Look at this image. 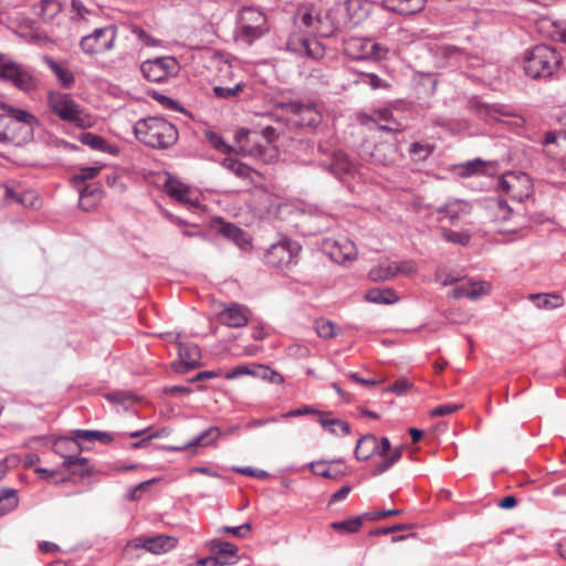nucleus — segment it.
Returning <instances> with one entry per match:
<instances>
[{
	"label": "nucleus",
	"instance_id": "7c9ffc66",
	"mask_svg": "<svg viewBox=\"0 0 566 566\" xmlns=\"http://www.w3.org/2000/svg\"><path fill=\"white\" fill-rule=\"evenodd\" d=\"M413 523H395L391 522V543H397L405 539L416 538Z\"/></svg>",
	"mask_w": 566,
	"mask_h": 566
},
{
	"label": "nucleus",
	"instance_id": "69168bd1",
	"mask_svg": "<svg viewBox=\"0 0 566 566\" xmlns=\"http://www.w3.org/2000/svg\"><path fill=\"white\" fill-rule=\"evenodd\" d=\"M208 139L210 144L219 151L224 154L229 151L230 147L223 142V139L219 135L214 133H209Z\"/></svg>",
	"mask_w": 566,
	"mask_h": 566
},
{
	"label": "nucleus",
	"instance_id": "ddd939ff",
	"mask_svg": "<svg viewBox=\"0 0 566 566\" xmlns=\"http://www.w3.org/2000/svg\"><path fill=\"white\" fill-rule=\"evenodd\" d=\"M343 14V8L340 6H335L327 10L324 14L316 13L315 14V28H313V34L318 36H331L333 35L340 27L339 15Z\"/></svg>",
	"mask_w": 566,
	"mask_h": 566
},
{
	"label": "nucleus",
	"instance_id": "5fc2aeb1",
	"mask_svg": "<svg viewBox=\"0 0 566 566\" xmlns=\"http://www.w3.org/2000/svg\"><path fill=\"white\" fill-rule=\"evenodd\" d=\"M469 298L478 300L479 297L486 295L490 291V285L486 282H474L468 285Z\"/></svg>",
	"mask_w": 566,
	"mask_h": 566
},
{
	"label": "nucleus",
	"instance_id": "49530a36",
	"mask_svg": "<svg viewBox=\"0 0 566 566\" xmlns=\"http://www.w3.org/2000/svg\"><path fill=\"white\" fill-rule=\"evenodd\" d=\"M483 168H484V163L481 159L470 160L460 166L459 175L461 177H470L472 175H475V174L482 171Z\"/></svg>",
	"mask_w": 566,
	"mask_h": 566
},
{
	"label": "nucleus",
	"instance_id": "052dcab7",
	"mask_svg": "<svg viewBox=\"0 0 566 566\" xmlns=\"http://www.w3.org/2000/svg\"><path fill=\"white\" fill-rule=\"evenodd\" d=\"M460 408H461V405H455V403H447V405L438 406L431 411V416L442 417V416L451 415V413L458 411Z\"/></svg>",
	"mask_w": 566,
	"mask_h": 566
},
{
	"label": "nucleus",
	"instance_id": "3c124183",
	"mask_svg": "<svg viewBox=\"0 0 566 566\" xmlns=\"http://www.w3.org/2000/svg\"><path fill=\"white\" fill-rule=\"evenodd\" d=\"M551 24V31L548 35L554 41H559L563 43H566V22L562 21H552Z\"/></svg>",
	"mask_w": 566,
	"mask_h": 566
},
{
	"label": "nucleus",
	"instance_id": "13d9d810",
	"mask_svg": "<svg viewBox=\"0 0 566 566\" xmlns=\"http://www.w3.org/2000/svg\"><path fill=\"white\" fill-rule=\"evenodd\" d=\"M155 482V480H148L136 485L128 494V499L130 501H136L142 497V494L149 490L150 485Z\"/></svg>",
	"mask_w": 566,
	"mask_h": 566
},
{
	"label": "nucleus",
	"instance_id": "4be33fe9",
	"mask_svg": "<svg viewBox=\"0 0 566 566\" xmlns=\"http://www.w3.org/2000/svg\"><path fill=\"white\" fill-rule=\"evenodd\" d=\"M471 210V205L463 200H453L438 208V212L448 218L451 223H454L463 216H468Z\"/></svg>",
	"mask_w": 566,
	"mask_h": 566
},
{
	"label": "nucleus",
	"instance_id": "c9c22d12",
	"mask_svg": "<svg viewBox=\"0 0 566 566\" xmlns=\"http://www.w3.org/2000/svg\"><path fill=\"white\" fill-rule=\"evenodd\" d=\"M19 505V497L17 491L13 489H4L0 493V515H4Z\"/></svg>",
	"mask_w": 566,
	"mask_h": 566
},
{
	"label": "nucleus",
	"instance_id": "6e6d98bb",
	"mask_svg": "<svg viewBox=\"0 0 566 566\" xmlns=\"http://www.w3.org/2000/svg\"><path fill=\"white\" fill-rule=\"evenodd\" d=\"M413 387V382L408 378H400L391 384V394L397 396L406 395Z\"/></svg>",
	"mask_w": 566,
	"mask_h": 566
},
{
	"label": "nucleus",
	"instance_id": "c03bdc74",
	"mask_svg": "<svg viewBox=\"0 0 566 566\" xmlns=\"http://www.w3.org/2000/svg\"><path fill=\"white\" fill-rule=\"evenodd\" d=\"M416 263L411 260L391 262V277L396 275H409L416 271Z\"/></svg>",
	"mask_w": 566,
	"mask_h": 566
},
{
	"label": "nucleus",
	"instance_id": "6e6552de",
	"mask_svg": "<svg viewBox=\"0 0 566 566\" xmlns=\"http://www.w3.org/2000/svg\"><path fill=\"white\" fill-rule=\"evenodd\" d=\"M322 249L333 261L339 264L352 262L357 256L355 243L344 235L324 239Z\"/></svg>",
	"mask_w": 566,
	"mask_h": 566
},
{
	"label": "nucleus",
	"instance_id": "f3484780",
	"mask_svg": "<svg viewBox=\"0 0 566 566\" xmlns=\"http://www.w3.org/2000/svg\"><path fill=\"white\" fill-rule=\"evenodd\" d=\"M212 227L219 234L231 240L240 249H247L251 244L250 237L242 229L230 222L216 219L212 222Z\"/></svg>",
	"mask_w": 566,
	"mask_h": 566
},
{
	"label": "nucleus",
	"instance_id": "338daca9",
	"mask_svg": "<svg viewBox=\"0 0 566 566\" xmlns=\"http://www.w3.org/2000/svg\"><path fill=\"white\" fill-rule=\"evenodd\" d=\"M244 375H252L253 376V368H250L247 365H239L235 368H233L231 371H229L226 376L228 379H233L240 376Z\"/></svg>",
	"mask_w": 566,
	"mask_h": 566
},
{
	"label": "nucleus",
	"instance_id": "5701e85b",
	"mask_svg": "<svg viewBox=\"0 0 566 566\" xmlns=\"http://www.w3.org/2000/svg\"><path fill=\"white\" fill-rule=\"evenodd\" d=\"M317 421L325 430L335 436H346L350 430L346 421L333 417L331 412L319 413Z\"/></svg>",
	"mask_w": 566,
	"mask_h": 566
},
{
	"label": "nucleus",
	"instance_id": "9b49d317",
	"mask_svg": "<svg viewBox=\"0 0 566 566\" xmlns=\"http://www.w3.org/2000/svg\"><path fill=\"white\" fill-rule=\"evenodd\" d=\"M344 52L355 60L381 59L385 54L377 43L361 38H350L344 41Z\"/></svg>",
	"mask_w": 566,
	"mask_h": 566
},
{
	"label": "nucleus",
	"instance_id": "473e14b6",
	"mask_svg": "<svg viewBox=\"0 0 566 566\" xmlns=\"http://www.w3.org/2000/svg\"><path fill=\"white\" fill-rule=\"evenodd\" d=\"M311 471L315 475H319L326 479H333L336 480L339 478L343 472L340 470H337L333 468V462H326V461H317L311 463Z\"/></svg>",
	"mask_w": 566,
	"mask_h": 566
},
{
	"label": "nucleus",
	"instance_id": "a19ab883",
	"mask_svg": "<svg viewBox=\"0 0 566 566\" xmlns=\"http://www.w3.org/2000/svg\"><path fill=\"white\" fill-rule=\"evenodd\" d=\"M434 150V146L428 143L415 142L409 147V153L415 160L427 159Z\"/></svg>",
	"mask_w": 566,
	"mask_h": 566
},
{
	"label": "nucleus",
	"instance_id": "0eeeda50",
	"mask_svg": "<svg viewBox=\"0 0 566 566\" xmlns=\"http://www.w3.org/2000/svg\"><path fill=\"white\" fill-rule=\"evenodd\" d=\"M116 40V28L108 25L96 29L81 40V48L86 54H101L113 49Z\"/></svg>",
	"mask_w": 566,
	"mask_h": 566
},
{
	"label": "nucleus",
	"instance_id": "864d4df0",
	"mask_svg": "<svg viewBox=\"0 0 566 566\" xmlns=\"http://www.w3.org/2000/svg\"><path fill=\"white\" fill-rule=\"evenodd\" d=\"M219 532L231 534L234 537L244 538L251 532V524L244 523L240 526H223Z\"/></svg>",
	"mask_w": 566,
	"mask_h": 566
},
{
	"label": "nucleus",
	"instance_id": "20e7f679",
	"mask_svg": "<svg viewBox=\"0 0 566 566\" xmlns=\"http://www.w3.org/2000/svg\"><path fill=\"white\" fill-rule=\"evenodd\" d=\"M48 106L52 113L64 122L74 124L78 127L86 125L83 111L67 94L50 92L48 96Z\"/></svg>",
	"mask_w": 566,
	"mask_h": 566
},
{
	"label": "nucleus",
	"instance_id": "4c0bfd02",
	"mask_svg": "<svg viewBox=\"0 0 566 566\" xmlns=\"http://www.w3.org/2000/svg\"><path fill=\"white\" fill-rule=\"evenodd\" d=\"M396 4H391V12L402 15L413 14L422 8L423 0H394Z\"/></svg>",
	"mask_w": 566,
	"mask_h": 566
},
{
	"label": "nucleus",
	"instance_id": "7ed1b4c3",
	"mask_svg": "<svg viewBox=\"0 0 566 566\" xmlns=\"http://www.w3.org/2000/svg\"><path fill=\"white\" fill-rule=\"evenodd\" d=\"M134 133L142 144L158 149L168 148L178 139L176 126L157 116L139 119L135 124Z\"/></svg>",
	"mask_w": 566,
	"mask_h": 566
},
{
	"label": "nucleus",
	"instance_id": "393cba45",
	"mask_svg": "<svg viewBox=\"0 0 566 566\" xmlns=\"http://www.w3.org/2000/svg\"><path fill=\"white\" fill-rule=\"evenodd\" d=\"M63 467L70 470L71 474L78 475L81 478L90 476L93 473V469L88 465L86 458L81 457H65Z\"/></svg>",
	"mask_w": 566,
	"mask_h": 566
},
{
	"label": "nucleus",
	"instance_id": "58836bf2",
	"mask_svg": "<svg viewBox=\"0 0 566 566\" xmlns=\"http://www.w3.org/2000/svg\"><path fill=\"white\" fill-rule=\"evenodd\" d=\"M253 376L276 385H281L284 381L280 373L264 365L253 366Z\"/></svg>",
	"mask_w": 566,
	"mask_h": 566
},
{
	"label": "nucleus",
	"instance_id": "72a5a7b5",
	"mask_svg": "<svg viewBox=\"0 0 566 566\" xmlns=\"http://www.w3.org/2000/svg\"><path fill=\"white\" fill-rule=\"evenodd\" d=\"M36 13L43 20L54 19L61 11L62 7L57 0H41L39 6L35 7Z\"/></svg>",
	"mask_w": 566,
	"mask_h": 566
},
{
	"label": "nucleus",
	"instance_id": "cd10ccee",
	"mask_svg": "<svg viewBox=\"0 0 566 566\" xmlns=\"http://www.w3.org/2000/svg\"><path fill=\"white\" fill-rule=\"evenodd\" d=\"M261 136L266 142V145H264V146L259 144V142H258L259 134L256 132L251 133L248 138H249V140H253L256 144V149H255L254 154L265 160L266 153L269 150L274 151L273 149L270 148V145L275 138V129L271 126H268L262 129Z\"/></svg>",
	"mask_w": 566,
	"mask_h": 566
},
{
	"label": "nucleus",
	"instance_id": "a878e982",
	"mask_svg": "<svg viewBox=\"0 0 566 566\" xmlns=\"http://www.w3.org/2000/svg\"><path fill=\"white\" fill-rule=\"evenodd\" d=\"M147 543L148 552L153 554H164L176 547L177 539L167 535H157L154 537H148Z\"/></svg>",
	"mask_w": 566,
	"mask_h": 566
},
{
	"label": "nucleus",
	"instance_id": "8fccbe9b",
	"mask_svg": "<svg viewBox=\"0 0 566 566\" xmlns=\"http://www.w3.org/2000/svg\"><path fill=\"white\" fill-rule=\"evenodd\" d=\"M243 85L241 83L235 84L233 87H224L220 85H216L213 87V93L219 98H233L240 92H242Z\"/></svg>",
	"mask_w": 566,
	"mask_h": 566
},
{
	"label": "nucleus",
	"instance_id": "f8f14e48",
	"mask_svg": "<svg viewBox=\"0 0 566 566\" xmlns=\"http://www.w3.org/2000/svg\"><path fill=\"white\" fill-rule=\"evenodd\" d=\"M251 312L242 304L228 303L223 304L217 316L219 322L231 328H240L249 323Z\"/></svg>",
	"mask_w": 566,
	"mask_h": 566
},
{
	"label": "nucleus",
	"instance_id": "e433bc0d",
	"mask_svg": "<svg viewBox=\"0 0 566 566\" xmlns=\"http://www.w3.org/2000/svg\"><path fill=\"white\" fill-rule=\"evenodd\" d=\"M489 208L494 211L495 222H505L510 220L512 216V209L510 208L505 199L497 198L495 200H492Z\"/></svg>",
	"mask_w": 566,
	"mask_h": 566
},
{
	"label": "nucleus",
	"instance_id": "37998d69",
	"mask_svg": "<svg viewBox=\"0 0 566 566\" xmlns=\"http://www.w3.org/2000/svg\"><path fill=\"white\" fill-rule=\"evenodd\" d=\"M315 329L319 337L328 339L337 335V328L334 323L326 319H317L315 322Z\"/></svg>",
	"mask_w": 566,
	"mask_h": 566
},
{
	"label": "nucleus",
	"instance_id": "39448f33",
	"mask_svg": "<svg viewBox=\"0 0 566 566\" xmlns=\"http://www.w3.org/2000/svg\"><path fill=\"white\" fill-rule=\"evenodd\" d=\"M0 81L10 83L23 92H30L36 87L33 75L4 54H0Z\"/></svg>",
	"mask_w": 566,
	"mask_h": 566
},
{
	"label": "nucleus",
	"instance_id": "dca6fc26",
	"mask_svg": "<svg viewBox=\"0 0 566 566\" xmlns=\"http://www.w3.org/2000/svg\"><path fill=\"white\" fill-rule=\"evenodd\" d=\"M389 451V439L384 437L381 439V446H379L378 440L373 434L363 436L356 443L355 455L358 460H367L373 457L375 453H378L380 457L387 455Z\"/></svg>",
	"mask_w": 566,
	"mask_h": 566
},
{
	"label": "nucleus",
	"instance_id": "9d476101",
	"mask_svg": "<svg viewBox=\"0 0 566 566\" xmlns=\"http://www.w3.org/2000/svg\"><path fill=\"white\" fill-rule=\"evenodd\" d=\"M289 120L301 127H315L322 120V114L313 104L290 103L286 106Z\"/></svg>",
	"mask_w": 566,
	"mask_h": 566
},
{
	"label": "nucleus",
	"instance_id": "6ab92c4d",
	"mask_svg": "<svg viewBox=\"0 0 566 566\" xmlns=\"http://www.w3.org/2000/svg\"><path fill=\"white\" fill-rule=\"evenodd\" d=\"M166 192L177 201L184 203L189 207H198L199 200L197 197H193L190 188L182 182L169 179L165 185Z\"/></svg>",
	"mask_w": 566,
	"mask_h": 566
},
{
	"label": "nucleus",
	"instance_id": "79ce46f5",
	"mask_svg": "<svg viewBox=\"0 0 566 566\" xmlns=\"http://www.w3.org/2000/svg\"><path fill=\"white\" fill-rule=\"evenodd\" d=\"M363 524L361 517H355L346 521H339L332 523V528L342 533H356Z\"/></svg>",
	"mask_w": 566,
	"mask_h": 566
},
{
	"label": "nucleus",
	"instance_id": "de8ad7c7",
	"mask_svg": "<svg viewBox=\"0 0 566 566\" xmlns=\"http://www.w3.org/2000/svg\"><path fill=\"white\" fill-rule=\"evenodd\" d=\"M442 237L446 241L460 245H467L470 242V234L467 232H458L452 230H443Z\"/></svg>",
	"mask_w": 566,
	"mask_h": 566
},
{
	"label": "nucleus",
	"instance_id": "4d7b16f0",
	"mask_svg": "<svg viewBox=\"0 0 566 566\" xmlns=\"http://www.w3.org/2000/svg\"><path fill=\"white\" fill-rule=\"evenodd\" d=\"M82 142L85 145L91 146L94 149H103L106 145L105 140L102 137H98L91 133H85L82 135Z\"/></svg>",
	"mask_w": 566,
	"mask_h": 566
},
{
	"label": "nucleus",
	"instance_id": "2eb2a0df",
	"mask_svg": "<svg viewBox=\"0 0 566 566\" xmlns=\"http://www.w3.org/2000/svg\"><path fill=\"white\" fill-rule=\"evenodd\" d=\"M286 45L290 51L315 60L322 59L325 54V49L319 41L298 34L291 35Z\"/></svg>",
	"mask_w": 566,
	"mask_h": 566
},
{
	"label": "nucleus",
	"instance_id": "c756f323",
	"mask_svg": "<svg viewBox=\"0 0 566 566\" xmlns=\"http://www.w3.org/2000/svg\"><path fill=\"white\" fill-rule=\"evenodd\" d=\"M45 62H46L48 66L50 67V70L55 74L59 82L64 87L69 88L74 84V75L70 70H67L63 65L59 64L56 61H54L51 57H46Z\"/></svg>",
	"mask_w": 566,
	"mask_h": 566
},
{
	"label": "nucleus",
	"instance_id": "09e8293b",
	"mask_svg": "<svg viewBox=\"0 0 566 566\" xmlns=\"http://www.w3.org/2000/svg\"><path fill=\"white\" fill-rule=\"evenodd\" d=\"M478 112L480 115H486L490 117H495V115L503 116H512V112L505 111L503 106L500 105H488V104H479Z\"/></svg>",
	"mask_w": 566,
	"mask_h": 566
},
{
	"label": "nucleus",
	"instance_id": "bf43d9fd",
	"mask_svg": "<svg viewBox=\"0 0 566 566\" xmlns=\"http://www.w3.org/2000/svg\"><path fill=\"white\" fill-rule=\"evenodd\" d=\"M99 167H84L74 176V180L85 181L95 178L99 172Z\"/></svg>",
	"mask_w": 566,
	"mask_h": 566
},
{
	"label": "nucleus",
	"instance_id": "e2e57ef3",
	"mask_svg": "<svg viewBox=\"0 0 566 566\" xmlns=\"http://www.w3.org/2000/svg\"><path fill=\"white\" fill-rule=\"evenodd\" d=\"M147 541H148L147 536H139V537H136V538L129 541L124 549V553L129 554L130 551L139 549V548H144L147 551V545H148Z\"/></svg>",
	"mask_w": 566,
	"mask_h": 566
},
{
	"label": "nucleus",
	"instance_id": "f704fd0d",
	"mask_svg": "<svg viewBox=\"0 0 566 566\" xmlns=\"http://www.w3.org/2000/svg\"><path fill=\"white\" fill-rule=\"evenodd\" d=\"M101 198H102V195H101V190L98 188L90 189V187H86L81 192L80 207L84 211H91L92 209H94L97 206Z\"/></svg>",
	"mask_w": 566,
	"mask_h": 566
},
{
	"label": "nucleus",
	"instance_id": "0e129e2a",
	"mask_svg": "<svg viewBox=\"0 0 566 566\" xmlns=\"http://www.w3.org/2000/svg\"><path fill=\"white\" fill-rule=\"evenodd\" d=\"M319 413L322 411H317L316 409L305 406L303 408L293 409L282 415V418H290V417H298V416H305V415H317L319 417Z\"/></svg>",
	"mask_w": 566,
	"mask_h": 566
},
{
	"label": "nucleus",
	"instance_id": "774afa93",
	"mask_svg": "<svg viewBox=\"0 0 566 566\" xmlns=\"http://www.w3.org/2000/svg\"><path fill=\"white\" fill-rule=\"evenodd\" d=\"M559 138L566 140V132H546L544 135L543 144L551 145L555 144Z\"/></svg>",
	"mask_w": 566,
	"mask_h": 566
},
{
	"label": "nucleus",
	"instance_id": "4468645a",
	"mask_svg": "<svg viewBox=\"0 0 566 566\" xmlns=\"http://www.w3.org/2000/svg\"><path fill=\"white\" fill-rule=\"evenodd\" d=\"M265 15L258 9L245 8L240 13L239 25L242 34L255 39L264 32Z\"/></svg>",
	"mask_w": 566,
	"mask_h": 566
},
{
	"label": "nucleus",
	"instance_id": "f257e3e1",
	"mask_svg": "<svg viewBox=\"0 0 566 566\" xmlns=\"http://www.w3.org/2000/svg\"><path fill=\"white\" fill-rule=\"evenodd\" d=\"M0 143L22 146L33 137L36 117L30 112L17 108L6 103L0 104Z\"/></svg>",
	"mask_w": 566,
	"mask_h": 566
},
{
	"label": "nucleus",
	"instance_id": "680f3d73",
	"mask_svg": "<svg viewBox=\"0 0 566 566\" xmlns=\"http://www.w3.org/2000/svg\"><path fill=\"white\" fill-rule=\"evenodd\" d=\"M369 277L373 281H385L389 277V268L387 265L385 266H374L369 271Z\"/></svg>",
	"mask_w": 566,
	"mask_h": 566
},
{
	"label": "nucleus",
	"instance_id": "aec40b11",
	"mask_svg": "<svg viewBox=\"0 0 566 566\" xmlns=\"http://www.w3.org/2000/svg\"><path fill=\"white\" fill-rule=\"evenodd\" d=\"M358 122L368 129H379L386 132L389 128V115L386 108L375 109L370 114L360 113L357 116Z\"/></svg>",
	"mask_w": 566,
	"mask_h": 566
},
{
	"label": "nucleus",
	"instance_id": "603ef678",
	"mask_svg": "<svg viewBox=\"0 0 566 566\" xmlns=\"http://www.w3.org/2000/svg\"><path fill=\"white\" fill-rule=\"evenodd\" d=\"M226 166L233 171L237 176L242 178H248L252 174V169L238 160L228 159L226 160Z\"/></svg>",
	"mask_w": 566,
	"mask_h": 566
},
{
	"label": "nucleus",
	"instance_id": "a211bd4d",
	"mask_svg": "<svg viewBox=\"0 0 566 566\" xmlns=\"http://www.w3.org/2000/svg\"><path fill=\"white\" fill-rule=\"evenodd\" d=\"M178 354L180 363L175 365V369L178 373H185L197 367L201 357L199 347L192 343H180L178 345Z\"/></svg>",
	"mask_w": 566,
	"mask_h": 566
},
{
	"label": "nucleus",
	"instance_id": "c85d7f7f",
	"mask_svg": "<svg viewBox=\"0 0 566 566\" xmlns=\"http://www.w3.org/2000/svg\"><path fill=\"white\" fill-rule=\"evenodd\" d=\"M74 441H99L103 444H109L114 438L111 433L97 430H75L72 432Z\"/></svg>",
	"mask_w": 566,
	"mask_h": 566
},
{
	"label": "nucleus",
	"instance_id": "f03ea898",
	"mask_svg": "<svg viewBox=\"0 0 566 566\" xmlns=\"http://www.w3.org/2000/svg\"><path fill=\"white\" fill-rule=\"evenodd\" d=\"M562 55L547 44H537L526 50L523 55V70L532 80L551 78L562 65Z\"/></svg>",
	"mask_w": 566,
	"mask_h": 566
},
{
	"label": "nucleus",
	"instance_id": "412c9836",
	"mask_svg": "<svg viewBox=\"0 0 566 566\" xmlns=\"http://www.w3.org/2000/svg\"><path fill=\"white\" fill-rule=\"evenodd\" d=\"M211 549L219 555L213 558V566L233 564L238 558V547L229 542L213 541Z\"/></svg>",
	"mask_w": 566,
	"mask_h": 566
},
{
	"label": "nucleus",
	"instance_id": "ea45409f",
	"mask_svg": "<svg viewBox=\"0 0 566 566\" xmlns=\"http://www.w3.org/2000/svg\"><path fill=\"white\" fill-rule=\"evenodd\" d=\"M4 198L9 201H17L24 206H31L34 207L35 202L38 201V198L35 197L34 192L32 191H25L22 195H17L13 192L12 189L4 187Z\"/></svg>",
	"mask_w": 566,
	"mask_h": 566
},
{
	"label": "nucleus",
	"instance_id": "1a4fd4ad",
	"mask_svg": "<svg viewBox=\"0 0 566 566\" xmlns=\"http://www.w3.org/2000/svg\"><path fill=\"white\" fill-rule=\"evenodd\" d=\"M143 75L150 82L160 83L178 71V62L170 56L145 61L140 66Z\"/></svg>",
	"mask_w": 566,
	"mask_h": 566
},
{
	"label": "nucleus",
	"instance_id": "b1692460",
	"mask_svg": "<svg viewBox=\"0 0 566 566\" xmlns=\"http://www.w3.org/2000/svg\"><path fill=\"white\" fill-rule=\"evenodd\" d=\"M356 169L355 164L349 159V157L343 151H336L333 155V160L331 164V171L337 178H344L347 175H352Z\"/></svg>",
	"mask_w": 566,
	"mask_h": 566
},
{
	"label": "nucleus",
	"instance_id": "423d86ee",
	"mask_svg": "<svg viewBox=\"0 0 566 566\" xmlns=\"http://www.w3.org/2000/svg\"><path fill=\"white\" fill-rule=\"evenodd\" d=\"M301 247L290 240L283 239L272 244L265 253V262L273 268L280 270H290L297 263V255Z\"/></svg>",
	"mask_w": 566,
	"mask_h": 566
},
{
	"label": "nucleus",
	"instance_id": "bb28decb",
	"mask_svg": "<svg viewBox=\"0 0 566 566\" xmlns=\"http://www.w3.org/2000/svg\"><path fill=\"white\" fill-rule=\"evenodd\" d=\"M528 298L533 301L536 307L541 310H554L560 307L564 304L563 297L558 294H530Z\"/></svg>",
	"mask_w": 566,
	"mask_h": 566
},
{
	"label": "nucleus",
	"instance_id": "2f4dec72",
	"mask_svg": "<svg viewBox=\"0 0 566 566\" xmlns=\"http://www.w3.org/2000/svg\"><path fill=\"white\" fill-rule=\"evenodd\" d=\"M220 434H221V431L219 428L211 427L208 430H206L205 432H202L199 437H197L191 442L187 443L184 447H176V448H174V450L179 451V450H185L187 448L196 447V446H208V444L212 443L213 441H216L220 437Z\"/></svg>",
	"mask_w": 566,
	"mask_h": 566
},
{
	"label": "nucleus",
	"instance_id": "a18cd8bd",
	"mask_svg": "<svg viewBox=\"0 0 566 566\" xmlns=\"http://www.w3.org/2000/svg\"><path fill=\"white\" fill-rule=\"evenodd\" d=\"M365 298L376 304H389V290L379 287L370 289L366 293Z\"/></svg>",
	"mask_w": 566,
	"mask_h": 566
}]
</instances>
